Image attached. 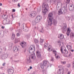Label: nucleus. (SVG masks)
<instances>
[{
	"label": "nucleus",
	"mask_w": 74,
	"mask_h": 74,
	"mask_svg": "<svg viewBox=\"0 0 74 74\" xmlns=\"http://www.w3.org/2000/svg\"><path fill=\"white\" fill-rule=\"evenodd\" d=\"M72 45V44H71V42H69L68 44L67 45Z\"/></svg>",
	"instance_id": "nucleus-45"
},
{
	"label": "nucleus",
	"mask_w": 74,
	"mask_h": 74,
	"mask_svg": "<svg viewBox=\"0 0 74 74\" xmlns=\"http://www.w3.org/2000/svg\"><path fill=\"white\" fill-rule=\"evenodd\" d=\"M33 49H34V51L35 50V47L33 45H31L29 48V52L30 53H33L34 51H33Z\"/></svg>",
	"instance_id": "nucleus-2"
},
{
	"label": "nucleus",
	"mask_w": 74,
	"mask_h": 74,
	"mask_svg": "<svg viewBox=\"0 0 74 74\" xmlns=\"http://www.w3.org/2000/svg\"><path fill=\"white\" fill-rule=\"evenodd\" d=\"M48 25L49 26H51L52 25V19L49 18V20H47Z\"/></svg>",
	"instance_id": "nucleus-4"
},
{
	"label": "nucleus",
	"mask_w": 74,
	"mask_h": 74,
	"mask_svg": "<svg viewBox=\"0 0 74 74\" xmlns=\"http://www.w3.org/2000/svg\"><path fill=\"white\" fill-rule=\"evenodd\" d=\"M12 18H14V17L13 16V14L12 15Z\"/></svg>",
	"instance_id": "nucleus-58"
},
{
	"label": "nucleus",
	"mask_w": 74,
	"mask_h": 74,
	"mask_svg": "<svg viewBox=\"0 0 74 74\" xmlns=\"http://www.w3.org/2000/svg\"><path fill=\"white\" fill-rule=\"evenodd\" d=\"M53 1L54 3L56 4H58L59 3H60V0H53Z\"/></svg>",
	"instance_id": "nucleus-13"
},
{
	"label": "nucleus",
	"mask_w": 74,
	"mask_h": 74,
	"mask_svg": "<svg viewBox=\"0 0 74 74\" xmlns=\"http://www.w3.org/2000/svg\"><path fill=\"white\" fill-rule=\"evenodd\" d=\"M71 52H74V50H71Z\"/></svg>",
	"instance_id": "nucleus-55"
},
{
	"label": "nucleus",
	"mask_w": 74,
	"mask_h": 74,
	"mask_svg": "<svg viewBox=\"0 0 74 74\" xmlns=\"http://www.w3.org/2000/svg\"><path fill=\"white\" fill-rule=\"evenodd\" d=\"M64 73L63 71L61 70L60 69H59L58 72V74H63Z\"/></svg>",
	"instance_id": "nucleus-14"
},
{
	"label": "nucleus",
	"mask_w": 74,
	"mask_h": 74,
	"mask_svg": "<svg viewBox=\"0 0 74 74\" xmlns=\"http://www.w3.org/2000/svg\"><path fill=\"white\" fill-rule=\"evenodd\" d=\"M60 51L62 54H63V53H65V54H66L68 53V51H66V49H64V51H63L62 47H61Z\"/></svg>",
	"instance_id": "nucleus-6"
},
{
	"label": "nucleus",
	"mask_w": 74,
	"mask_h": 74,
	"mask_svg": "<svg viewBox=\"0 0 74 74\" xmlns=\"http://www.w3.org/2000/svg\"><path fill=\"white\" fill-rule=\"evenodd\" d=\"M58 37L59 38L63 39V38H64V35H63V34H60L58 35Z\"/></svg>",
	"instance_id": "nucleus-12"
},
{
	"label": "nucleus",
	"mask_w": 74,
	"mask_h": 74,
	"mask_svg": "<svg viewBox=\"0 0 74 74\" xmlns=\"http://www.w3.org/2000/svg\"><path fill=\"white\" fill-rule=\"evenodd\" d=\"M27 70L28 71H30V69H28Z\"/></svg>",
	"instance_id": "nucleus-60"
},
{
	"label": "nucleus",
	"mask_w": 74,
	"mask_h": 74,
	"mask_svg": "<svg viewBox=\"0 0 74 74\" xmlns=\"http://www.w3.org/2000/svg\"><path fill=\"white\" fill-rule=\"evenodd\" d=\"M70 66H71V65L70 64H68V65H67V67H69Z\"/></svg>",
	"instance_id": "nucleus-46"
},
{
	"label": "nucleus",
	"mask_w": 74,
	"mask_h": 74,
	"mask_svg": "<svg viewBox=\"0 0 74 74\" xmlns=\"http://www.w3.org/2000/svg\"><path fill=\"white\" fill-rule=\"evenodd\" d=\"M20 45L23 48H25L26 47V43H24L23 42H22L20 43Z\"/></svg>",
	"instance_id": "nucleus-10"
},
{
	"label": "nucleus",
	"mask_w": 74,
	"mask_h": 74,
	"mask_svg": "<svg viewBox=\"0 0 74 74\" xmlns=\"http://www.w3.org/2000/svg\"><path fill=\"white\" fill-rule=\"evenodd\" d=\"M34 42L36 44H38V40L36 39L34 40Z\"/></svg>",
	"instance_id": "nucleus-24"
},
{
	"label": "nucleus",
	"mask_w": 74,
	"mask_h": 74,
	"mask_svg": "<svg viewBox=\"0 0 74 74\" xmlns=\"http://www.w3.org/2000/svg\"><path fill=\"white\" fill-rule=\"evenodd\" d=\"M40 67L42 69H44V64H43L42 63H40Z\"/></svg>",
	"instance_id": "nucleus-28"
},
{
	"label": "nucleus",
	"mask_w": 74,
	"mask_h": 74,
	"mask_svg": "<svg viewBox=\"0 0 74 74\" xmlns=\"http://www.w3.org/2000/svg\"><path fill=\"white\" fill-rule=\"evenodd\" d=\"M18 24H19V26H21V23H19Z\"/></svg>",
	"instance_id": "nucleus-57"
},
{
	"label": "nucleus",
	"mask_w": 74,
	"mask_h": 74,
	"mask_svg": "<svg viewBox=\"0 0 74 74\" xmlns=\"http://www.w3.org/2000/svg\"><path fill=\"white\" fill-rule=\"evenodd\" d=\"M1 28L2 29H4V26H2L1 27Z\"/></svg>",
	"instance_id": "nucleus-54"
},
{
	"label": "nucleus",
	"mask_w": 74,
	"mask_h": 74,
	"mask_svg": "<svg viewBox=\"0 0 74 74\" xmlns=\"http://www.w3.org/2000/svg\"><path fill=\"white\" fill-rule=\"evenodd\" d=\"M40 43H42V42H44V40L40 38Z\"/></svg>",
	"instance_id": "nucleus-31"
},
{
	"label": "nucleus",
	"mask_w": 74,
	"mask_h": 74,
	"mask_svg": "<svg viewBox=\"0 0 74 74\" xmlns=\"http://www.w3.org/2000/svg\"><path fill=\"white\" fill-rule=\"evenodd\" d=\"M67 74H70L69 72H68Z\"/></svg>",
	"instance_id": "nucleus-59"
},
{
	"label": "nucleus",
	"mask_w": 74,
	"mask_h": 74,
	"mask_svg": "<svg viewBox=\"0 0 74 74\" xmlns=\"http://www.w3.org/2000/svg\"><path fill=\"white\" fill-rule=\"evenodd\" d=\"M18 42V39L16 38H15V43H17Z\"/></svg>",
	"instance_id": "nucleus-30"
},
{
	"label": "nucleus",
	"mask_w": 74,
	"mask_h": 74,
	"mask_svg": "<svg viewBox=\"0 0 74 74\" xmlns=\"http://www.w3.org/2000/svg\"><path fill=\"white\" fill-rule=\"evenodd\" d=\"M15 37V34L13 33L12 34V36L11 38V39L12 40H14Z\"/></svg>",
	"instance_id": "nucleus-18"
},
{
	"label": "nucleus",
	"mask_w": 74,
	"mask_h": 74,
	"mask_svg": "<svg viewBox=\"0 0 74 74\" xmlns=\"http://www.w3.org/2000/svg\"><path fill=\"white\" fill-rule=\"evenodd\" d=\"M61 63L62 64H66V61H61Z\"/></svg>",
	"instance_id": "nucleus-37"
},
{
	"label": "nucleus",
	"mask_w": 74,
	"mask_h": 74,
	"mask_svg": "<svg viewBox=\"0 0 74 74\" xmlns=\"http://www.w3.org/2000/svg\"><path fill=\"white\" fill-rule=\"evenodd\" d=\"M6 23L7 24H11V21H10V20L8 19H7L6 20Z\"/></svg>",
	"instance_id": "nucleus-22"
},
{
	"label": "nucleus",
	"mask_w": 74,
	"mask_h": 74,
	"mask_svg": "<svg viewBox=\"0 0 74 74\" xmlns=\"http://www.w3.org/2000/svg\"><path fill=\"white\" fill-rule=\"evenodd\" d=\"M36 48L37 49H38L40 48V46H39V45H37L36 44Z\"/></svg>",
	"instance_id": "nucleus-36"
},
{
	"label": "nucleus",
	"mask_w": 74,
	"mask_h": 74,
	"mask_svg": "<svg viewBox=\"0 0 74 74\" xmlns=\"http://www.w3.org/2000/svg\"><path fill=\"white\" fill-rule=\"evenodd\" d=\"M53 52H55L54 53L55 54V56H56V53H57V51L56 50H53Z\"/></svg>",
	"instance_id": "nucleus-35"
},
{
	"label": "nucleus",
	"mask_w": 74,
	"mask_h": 74,
	"mask_svg": "<svg viewBox=\"0 0 74 74\" xmlns=\"http://www.w3.org/2000/svg\"><path fill=\"white\" fill-rule=\"evenodd\" d=\"M70 37L71 38H74V34L71 32L70 34Z\"/></svg>",
	"instance_id": "nucleus-23"
},
{
	"label": "nucleus",
	"mask_w": 74,
	"mask_h": 74,
	"mask_svg": "<svg viewBox=\"0 0 74 74\" xmlns=\"http://www.w3.org/2000/svg\"><path fill=\"white\" fill-rule=\"evenodd\" d=\"M69 11H73L74 10V7H71L70 8H69Z\"/></svg>",
	"instance_id": "nucleus-26"
},
{
	"label": "nucleus",
	"mask_w": 74,
	"mask_h": 74,
	"mask_svg": "<svg viewBox=\"0 0 74 74\" xmlns=\"http://www.w3.org/2000/svg\"><path fill=\"white\" fill-rule=\"evenodd\" d=\"M45 44H47V43H45V48H47V45H45Z\"/></svg>",
	"instance_id": "nucleus-50"
},
{
	"label": "nucleus",
	"mask_w": 74,
	"mask_h": 74,
	"mask_svg": "<svg viewBox=\"0 0 74 74\" xmlns=\"http://www.w3.org/2000/svg\"><path fill=\"white\" fill-rule=\"evenodd\" d=\"M7 72L9 74H12L14 73V70L12 69H8Z\"/></svg>",
	"instance_id": "nucleus-9"
},
{
	"label": "nucleus",
	"mask_w": 74,
	"mask_h": 74,
	"mask_svg": "<svg viewBox=\"0 0 74 74\" xmlns=\"http://www.w3.org/2000/svg\"><path fill=\"white\" fill-rule=\"evenodd\" d=\"M16 49H17V51H18V48H16V46H14L13 47V50L14 51H15V50Z\"/></svg>",
	"instance_id": "nucleus-29"
},
{
	"label": "nucleus",
	"mask_w": 74,
	"mask_h": 74,
	"mask_svg": "<svg viewBox=\"0 0 74 74\" xmlns=\"http://www.w3.org/2000/svg\"><path fill=\"white\" fill-rule=\"evenodd\" d=\"M3 19H7V16H6V15H4V17L3 18Z\"/></svg>",
	"instance_id": "nucleus-34"
},
{
	"label": "nucleus",
	"mask_w": 74,
	"mask_h": 74,
	"mask_svg": "<svg viewBox=\"0 0 74 74\" xmlns=\"http://www.w3.org/2000/svg\"><path fill=\"white\" fill-rule=\"evenodd\" d=\"M50 50V48H49L48 49V51H49Z\"/></svg>",
	"instance_id": "nucleus-62"
},
{
	"label": "nucleus",
	"mask_w": 74,
	"mask_h": 74,
	"mask_svg": "<svg viewBox=\"0 0 74 74\" xmlns=\"http://www.w3.org/2000/svg\"><path fill=\"white\" fill-rule=\"evenodd\" d=\"M55 58L56 59H58L59 58V55H57V56H55Z\"/></svg>",
	"instance_id": "nucleus-38"
},
{
	"label": "nucleus",
	"mask_w": 74,
	"mask_h": 74,
	"mask_svg": "<svg viewBox=\"0 0 74 74\" xmlns=\"http://www.w3.org/2000/svg\"><path fill=\"white\" fill-rule=\"evenodd\" d=\"M53 22L54 25H56L57 24V21L55 20H54L53 21Z\"/></svg>",
	"instance_id": "nucleus-25"
},
{
	"label": "nucleus",
	"mask_w": 74,
	"mask_h": 74,
	"mask_svg": "<svg viewBox=\"0 0 74 74\" xmlns=\"http://www.w3.org/2000/svg\"><path fill=\"white\" fill-rule=\"evenodd\" d=\"M58 58H60V57L59 56V57H58Z\"/></svg>",
	"instance_id": "nucleus-63"
},
{
	"label": "nucleus",
	"mask_w": 74,
	"mask_h": 74,
	"mask_svg": "<svg viewBox=\"0 0 74 74\" xmlns=\"http://www.w3.org/2000/svg\"><path fill=\"white\" fill-rule=\"evenodd\" d=\"M30 57L33 60H36V55L35 53H34L30 56Z\"/></svg>",
	"instance_id": "nucleus-8"
},
{
	"label": "nucleus",
	"mask_w": 74,
	"mask_h": 74,
	"mask_svg": "<svg viewBox=\"0 0 74 74\" xmlns=\"http://www.w3.org/2000/svg\"><path fill=\"white\" fill-rule=\"evenodd\" d=\"M2 5H3V4H2V3H0V6H2Z\"/></svg>",
	"instance_id": "nucleus-53"
},
{
	"label": "nucleus",
	"mask_w": 74,
	"mask_h": 74,
	"mask_svg": "<svg viewBox=\"0 0 74 74\" xmlns=\"http://www.w3.org/2000/svg\"><path fill=\"white\" fill-rule=\"evenodd\" d=\"M4 56H5V58H7L8 56L7 55V54H5L4 55Z\"/></svg>",
	"instance_id": "nucleus-49"
},
{
	"label": "nucleus",
	"mask_w": 74,
	"mask_h": 74,
	"mask_svg": "<svg viewBox=\"0 0 74 74\" xmlns=\"http://www.w3.org/2000/svg\"><path fill=\"white\" fill-rule=\"evenodd\" d=\"M46 1H47L48 3H49V2L51 1V0H46Z\"/></svg>",
	"instance_id": "nucleus-47"
},
{
	"label": "nucleus",
	"mask_w": 74,
	"mask_h": 74,
	"mask_svg": "<svg viewBox=\"0 0 74 74\" xmlns=\"http://www.w3.org/2000/svg\"><path fill=\"white\" fill-rule=\"evenodd\" d=\"M5 63H3V64H2V66H5Z\"/></svg>",
	"instance_id": "nucleus-51"
},
{
	"label": "nucleus",
	"mask_w": 74,
	"mask_h": 74,
	"mask_svg": "<svg viewBox=\"0 0 74 74\" xmlns=\"http://www.w3.org/2000/svg\"><path fill=\"white\" fill-rule=\"evenodd\" d=\"M63 14V12L61 10V9H60V10L58 11V14L59 15H61V14Z\"/></svg>",
	"instance_id": "nucleus-21"
},
{
	"label": "nucleus",
	"mask_w": 74,
	"mask_h": 74,
	"mask_svg": "<svg viewBox=\"0 0 74 74\" xmlns=\"http://www.w3.org/2000/svg\"><path fill=\"white\" fill-rule=\"evenodd\" d=\"M69 47H70L69 48L70 49H72V45H67V46H66V47L67 48H69Z\"/></svg>",
	"instance_id": "nucleus-27"
},
{
	"label": "nucleus",
	"mask_w": 74,
	"mask_h": 74,
	"mask_svg": "<svg viewBox=\"0 0 74 74\" xmlns=\"http://www.w3.org/2000/svg\"><path fill=\"white\" fill-rule=\"evenodd\" d=\"M63 11L64 13H66V11H67V9H64V10H63Z\"/></svg>",
	"instance_id": "nucleus-40"
},
{
	"label": "nucleus",
	"mask_w": 74,
	"mask_h": 74,
	"mask_svg": "<svg viewBox=\"0 0 74 74\" xmlns=\"http://www.w3.org/2000/svg\"><path fill=\"white\" fill-rule=\"evenodd\" d=\"M52 66V65L51 64H49L47 65V68H50V67H51V66Z\"/></svg>",
	"instance_id": "nucleus-32"
},
{
	"label": "nucleus",
	"mask_w": 74,
	"mask_h": 74,
	"mask_svg": "<svg viewBox=\"0 0 74 74\" xmlns=\"http://www.w3.org/2000/svg\"><path fill=\"white\" fill-rule=\"evenodd\" d=\"M70 0H66V3H67V4H69V3H70Z\"/></svg>",
	"instance_id": "nucleus-41"
},
{
	"label": "nucleus",
	"mask_w": 74,
	"mask_h": 74,
	"mask_svg": "<svg viewBox=\"0 0 74 74\" xmlns=\"http://www.w3.org/2000/svg\"><path fill=\"white\" fill-rule=\"evenodd\" d=\"M40 32V33H44V29L43 28H42L41 30L39 31Z\"/></svg>",
	"instance_id": "nucleus-33"
},
{
	"label": "nucleus",
	"mask_w": 74,
	"mask_h": 74,
	"mask_svg": "<svg viewBox=\"0 0 74 74\" xmlns=\"http://www.w3.org/2000/svg\"><path fill=\"white\" fill-rule=\"evenodd\" d=\"M26 63L28 64L32 63V61H31V60H30V57H29L27 59V61H26Z\"/></svg>",
	"instance_id": "nucleus-15"
},
{
	"label": "nucleus",
	"mask_w": 74,
	"mask_h": 74,
	"mask_svg": "<svg viewBox=\"0 0 74 74\" xmlns=\"http://www.w3.org/2000/svg\"><path fill=\"white\" fill-rule=\"evenodd\" d=\"M52 16H53V13H50L48 14V16L49 18H51Z\"/></svg>",
	"instance_id": "nucleus-20"
},
{
	"label": "nucleus",
	"mask_w": 74,
	"mask_h": 74,
	"mask_svg": "<svg viewBox=\"0 0 74 74\" xmlns=\"http://www.w3.org/2000/svg\"><path fill=\"white\" fill-rule=\"evenodd\" d=\"M51 61L53 62L54 60V58L52 57L51 58Z\"/></svg>",
	"instance_id": "nucleus-43"
},
{
	"label": "nucleus",
	"mask_w": 74,
	"mask_h": 74,
	"mask_svg": "<svg viewBox=\"0 0 74 74\" xmlns=\"http://www.w3.org/2000/svg\"><path fill=\"white\" fill-rule=\"evenodd\" d=\"M11 44H12V45H11L12 46L13 45H14L13 43H12Z\"/></svg>",
	"instance_id": "nucleus-61"
},
{
	"label": "nucleus",
	"mask_w": 74,
	"mask_h": 74,
	"mask_svg": "<svg viewBox=\"0 0 74 74\" xmlns=\"http://www.w3.org/2000/svg\"><path fill=\"white\" fill-rule=\"evenodd\" d=\"M71 7H74V6L73 5H70L69 8H71Z\"/></svg>",
	"instance_id": "nucleus-42"
},
{
	"label": "nucleus",
	"mask_w": 74,
	"mask_h": 74,
	"mask_svg": "<svg viewBox=\"0 0 74 74\" xmlns=\"http://www.w3.org/2000/svg\"><path fill=\"white\" fill-rule=\"evenodd\" d=\"M42 8L43 10H44L43 13L45 14L48 11V10L49 8V7L48 4L43 3L42 4Z\"/></svg>",
	"instance_id": "nucleus-1"
},
{
	"label": "nucleus",
	"mask_w": 74,
	"mask_h": 74,
	"mask_svg": "<svg viewBox=\"0 0 74 74\" xmlns=\"http://www.w3.org/2000/svg\"><path fill=\"white\" fill-rule=\"evenodd\" d=\"M17 6H18V7H21V6L20 5V4L19 3H18Z\"/></svg>",
	"instance_id": "nucleus-48"
},
{
	"label": "nucleus",
	"mask_w": 74,
	"mask_h": 74,
	"mask_svg": "<svg viewBox=\"0 0 74 74\" xmlns=\"http://www.w3.org/2000/svg\"><path fill=\"white\" fill-rule=\"evenodd\" d=\"M43 62L44 66H46L47 65V61L46 60H43Z\"/></svg>",
	"instance_id": "nucleus-19"
},
{
	"label": "nucleus",
	"mask_w": 74,
	"mask_h": 74,
	"mask_svg": "<svg viewBox=\"0 0 74 74\" xmlns=\"http://www.w3.org/2000/svg\"><path fill=\"white\" fill-rule=\"evenodd\" d=\"M36 56L38 58H40L41 57V53L39 51H37L36 52Z\"/></svg>",
	"instance_id": "nucleus-11"
},
{
	"label": "nucleus",
	"mask_w": 74,
	"mask_h": 74,
	"mask_svg": "<svg viewBox=\"0 0 74 74\" xmlns=\"http://www.w3.org/2000/svg\"><path fill=\"white\" fill-rule=\"evenodd\" d=\"M72 68H73V69H74V61L73 62L72 65Z\"/></svg>",
	"instance_id": "nucleus-44"
},
{
	"label": "nucleus",
	"mask_w": 74,
	"mask_h": 74,
	"mask_svg": "<svg viewBox=\"0 0 74 74\" xmlns=\"http://www.w3.org/2000/svg\"><path fill=\"white\" fill-rule=\"evenodd\" d=\"M37 14V13L36 11H33L32 12L31 14L30 15V16L32 18H33L36 16Z\"/></svg>",
	"instance_id": "nucleus-5"
},
{
	"label": "nucleus",
	"mask_w": 74,
	"mask_h": 74,
	"mask_svg": "<svg viewBox=\"0 0 74 74\" xmlns=\"http://www.w3.org/2000/svg\"><path fill=\"white\" fill-rule=\"evenodd\" d=\"M40 21L37 19L36 18H35V21H32V25H35L36 23H38Z\"/></svg>",
	"instance_id": "nucleus-7"
},
{
	"label": "nucleus",
	"mask_w": 74,
	"mask_h": 74,
	"mask_svg": "<svg viewBox=\"0 0 74 74\" xmlns=\"http://www.w3.org/2000/svg\"><path fill=\"white\" fill-rule=\"evenodd\" d=\"M12 11H13V12H15V10L14 9H13V10H12Z\"/></svg>",
	"instance_id": "nucleus-52"
},
{
	"label": "nucleus",
	"mask_w": 74,
	"mask_h": 74,
	"mask_svg": "<svg viewBox=\"0 0 74 74\" xmlns=\"http://www.w3.org/2000/svg\"><path fill=\"white\" fill-rule=\"evenodd\" d=\"M26 26V25H25V24L23 23V24L22 25V27L23 26V30L24 32H28L29 31V28L28 27H24V26Z\"/></svg>",
	"instance_id": "nucleus-3"
},
{
	"label": "nucleus",
	"mask_w": 74,
	"mask_h": 74,
	"mask_svg": "<svg viewBox=\"0 0 74 74\" xmlns=\"http://www.w3.org/2000/svg\"><path fill=\"white\" fill-rule=\"evenodd\" d=\"M16 36L18 37H19V36H21V34H20L19 33H17L16 34Z\"/></svg>",
	"instance_id": "nucleus-39"
},
{
	"label": "nucleus",
	"mask_w": 74,
	"mask_h": 74,
	"mask_svg": "<svg viewBox=\"0 0 74 74\" xmlns=\"http://www.w3.org/2000/svg\"><path fill=\"white\" fill-rule=\"evenodd\" d=\"M36 18L37 19H38V20L40 21L41 20V19L42 18V17L41 16H38L37 17H36Z\"/></svg>",
	"instance_id": "nucleus-16"
},
{
	"label": "nucleus",
	"mask_w": 74,
	"mask_h": 74,
	"mask_svg": "<svg viewBox=\"0 0 74 74\" xmlns=\"http://www.w3.org/2000/svg\"><path fill=\"white\" fill-rule=\"evenodd\" d=\"M29 69H32V66H30V67H29Z\"/></svg>",
	"instance_id": "nucleus-56"
},
{
	"label": "nucleus",
	"mask_w": 74,
	"mask_h": 74,
	"mask_svg": "<svg viewBox=\"0 0 74 74\" xmlns=\"http://www.w3.org/2000/svg\"><path fill=\"white\" fill-rule=\"evenodd\" d=\"M69 56H71V55L70 54H69Z\"/></svg>",
	"instance_id": "nucleus-64"
},
{
	"label": "nucleus",
	"mask_w": 74,
	"mask_h": 74,
	"mask_svg": "<svg viewBox=\"0 0 74 74\" xmlns=\"http://www.w3.org/2000/svg\"><path fill=\"white\" fill-rule=\"evenodd\" d=\"M70 30L69 28H68L67 31L66 33V34L68 36H69V35H70Z\"/></svg>",
	"instance_id": "nucleus-17"
}]
</instances>
